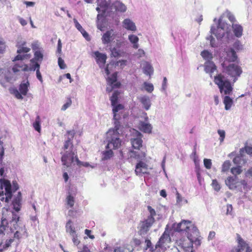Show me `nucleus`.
Returning <instances> with one entry per match:
<instances>
[{"mask_svg":"<svg viewBox=\"0 0 252 252\" xmlns=\"http://www.w3.org/2000/svg\"><path fill=\"white\" fill-rule=\"evenodd\" d=\"M118 72H115L110 77L107 79L108 84L111 86V88L109 89L107 88L106 91L110 93L114 88H119L120 87L121 84L120 82L117 81Z\"/></svg>","mask_w":252,"mask_h":252,"instance_id":"12","label":"nucleus"},{"mask_svg":"<svg viewBox=\"0 0 252 252\" xmlns=\"http://www.w3.org/2000/svg\"><path fill=\"white\" fill-rule=\"evenodd\" d=\"M34 58L31 59L30 62L33 63L35 62V61H42L43 59V54L40 51H36L34 53Z\"/></svg>","mask_w":252,"mask_h":252,"instance_id":"40","label":"nucleus"},{"mask_svg":"<svg viewBox=\"0 0 252 252\" xmlns=\"http://www.w3.org/2000/svg\"><path fill=\"white\" fill-rule=\"evenodd\" d=\"M144 72L147 75H151L153 72L152 66L149 63H147L144 66Z\"/></svg>","mask_w":252,"mask_h":252,"instance_id":"47","label":"nucleus"},{"mask_svg":"<svg viewBox=\"0 0 252 252\" xmlns=\"http://www.w3.org/2000/svg\"><path fill=\"white\" fill-rule=\"evenodd\" d=\"M139 101L146 110L150 109L151 104L149 97L146 96H142L139 98Z\"/></svg>","mask_w":252,"mask_h":252,"instance_id":"32","label":"nucleus"},{"mask_svg":"<svg viewBox=\"0 0 252 252\" xmlns=\"http://www.w3.org/2000/svg\"><path fill=\"white\" fill-rule=\"evenodd\" d=\"M4 220L6 221V228L10 224V229L11 231L16 230L18 228V222L20 220L19 216L13 212L6 210L2 213L1 220Z\"/></svg>","mask_w":252,"mask_h":252,"instance_id":"5","label":"nucleus"},{"mask_svg":"<svg viewBox=\"0 0 252 252\" xmlns=\"http://www.w3.org/2000/svg\"><path fill=\"white\" fill-rule=\"evenodd\" d=\"M0 185L1 189H5L6 201L8 202L12 197L11 185L9 181L5 179L0 180Z\"/></svg>","mask_w":252,"mask_h":252,"instance_id":"13","label":"nucleus"},{"mask_svg":"<svg viewBox=\"0 0 252 252\" xmlns=\"http://www.w3.org/2000/svg\"><path fill=\"white\" fill-rule=\"evenodd\" d=\"M214 82L219 88L220 94L224 95H230L232 94L233 85L222 74L219 73L216 75Z\"/></svg>","mask_w":252,"mask_h":252,"instance_id":"3","label":"nucleus"},{"mask_svg":"<svg viewBox=\"0 0 252 252\" xmlns=\"http://www.w3.org/2000/svg\"><path fill=\"white\" fill-rule=\"evenodd\" d=\"M30 87V82L27 80L26 81H23L19 85V90L23 95L26 96L29 91V87Z\"/></svg>","mask_w":252,"mask_h":252,"instance_id":"27","label":"nucleus"},{"mask_svg":"<svg viewBox=\"0 0 252 252\" xmlns=\"http://www.w3.org/2000/svg\"><path fill=\"white\" fill-rule=\"evenodd\" d=\"M96 2L97 5L102 8V11L105 12L110 4V0H97Z\"/></svg>","mask_w":252,"mask_h":252,"instance_id":"34","label":"nucleus"},{"mask_svg":"<svg viewBox=\"0 0 252 252\" xmlns=\"http://www.w3.org/2000/svg\"><path fill=\"white\" fill-rule=\"evenodd\" d=\"M218 132L220 136V142L223 141L225 138V131L223 130L219 129L218 130Z\"/></svg>","mask_w":252,"mask_h":252,"instance_id":"63","label":"nucleus"},{"mask_svg":"<svg viewBox=\"0 0 252 252\" xmlns=\"http://www.w3.org/2000/svg\"><path fill=\"white\" fill-rule=\"evenodd\" d=\"M153 127L149 123L144 122H140L139 123V129L144 133H151L152 131Z\"/></svg>","mask_w":252,"mask_h":252,"instance_id":"23","label":"nucleus"},{"mask_svg":"<svg viewBox=\"0 0 252 252\" xmlns=\"http://www.w3.org/2000/svg\"><path fill=\"white\" fill-rule=\"evenodd\" d=\"M226 53V57H225V61L228 62H235L237 61L238 57L234 49L232 48H228L225 50Z\"/></svg>","mask_w":252,"mask_h":252,"instance_id":"16","label":"nucleus"},{"mask_svg":"<svg viewBox=\"0 0 252 252\" xmlns=\"http://www.w3.org/2000/svg\"><path fill=\"white\" fill-rule=\"evenodd\" d=\"M21 237V233L19 231L17 230L14 233V237L13 239H14V240H17L18 241V242L19 243Z\"/></svg>","mask_w":252,"mask_h":252,"instance_id":"60","label":"nucleus"},{"mask_svg":"<svg viewBox=\"0 0 252 252\" xmlns=\"http://www.w3.org/2000/svg\"><path fill=\"white\" fill-rule=\"evenodd\" d=\"M113 119H117V113L121 110H123L124 108V105L121 104H117L115 106H113Z\"/></svg>","mask_w":252,"mask_h":252,"instance_id":"41","label":"nucleus"},{"mask_svg":"<svg viewBox=\"0 0 252 252\" xmlns=\"http://www.w3.org/2000/svg\"><path fill=\"white\" fill-rule=\"evenodd\" d=\"M239 153V156H236L233 160V162L236 164L237 163V159L238 158L244 157L245 153L252 156V147L246 146L244 148L240 149Z\"/></svg>","mask_w":252,"mask_h":252,"instance_id":"19","label":"nucleus"},{"mask_svg":"<svg viewBox=\"0 0 252 252\" xmlns=\"http://www.w3.org/2000/svg\"><path fill=\"white\" fill-rule=\"evenodd\" d=\"M70 236L72 237V240L73 244L76 246H78L79 244L80 241L78 238L77 234L75 233V234H73Z\"/></svg>","mask_w":252,"mask_h":252,"instance_id":"53","label":"nucleus"},{"mask_svg":"<svg viewBox=\"0 0 252 252\" xmlns=\"http://www.w3.org/2000/svg\"><path fill=\"white\" fill-rule=\"evenodd\" d=\"M204 70L206 73H210L212 76V74L217 70V66L214 62L208 61L205 63Z\"/></svg>","mask_w":252,"mask_h":252,"instance_id":"22","label":"nucleus"},{"mask_svg":"<svg viewBox=\"0 0 252 252\" xmlns=\"http://www.w3.org/2000/svg\"><path fill=\"white\" fill-rule=\"evenodd\" d=\"M148 165L144 162L140 160L136 166L135 169V173L136 175H141L144 174L148 173Z\"/></svg>","mask_w":252,"mask_h":252,"instance_id":"14","label":"nucleus"},{"mask_svg":"<svg viewBox=\"0 0 252 252\" xmlns=\"http://www.w3.org/2000/svg\"><path fill=\"white\" fill-rule=\"evenodd\" d=\"M6 229V221L4 220H1L0 224V246L2 244V240L5 236Z\"/></svg>","mask_w":252,"mask_h":252,"instance_id":"29","label":"nucleus"},{"mask_svg":"<svg viewBox=\"0 0 252 252\" xmlns=\"http://www.w3.org/2000/svg\"><path fill=\"white\" fill-rule=\"evenodd\" d=\"M75 203L74 197L71 194H69L66 198V205L70 208H72L74 206Z\"/></svg>","mask_w":252,"mask_h":252,"instance_id":"44","label":"nucleus"},{"mask_svg":"<svg viewBox=\"0 0 252 252\" xmlns=\"http://www.w3.org/2000/svg\"><path fill=\"white\" fill-rule=\"evenodd\" d=\"M135 135L136 137L131 138L130 139L132 147L135 150H140L141 148L143 149V140L142 139L143 135L137 130L135 131ZM146 150L145 149L144 150L142 149V150L140 151L130 150V152L131 154L130 156L136 159L141 160L146 157Z\"/></svg>","mask_w":252,"mask_h":252,"instance_id":"2","label":"nucleus"},{"mask_svg":"<svg viewBox=\"0 0 252 252\" xmlns=\"http://www.w3.org/2000/svg\"><path fill=\"white\" fill-rule=\"evenodd\" d=\"M94 54V55L96 62L99 65V67H101L102 66H104L107 59L106 55L105 54L101 53L97 51H95Z\"/></svg>","mask_w":252,"mask_h":252,"instance_id":"18","label":"nucleus"},{"mask_svg":"<svg viewBox=\"0 0 252 252\" xmlns=\"http://www.w3.org/2000/svg\"><path fill=\"white\" fill-rule=\"evenodd\" d=\"M112 7L117 11L124 12L126 10V7L119 1H115L112 5Z\"/></svg>","mask_w":252,"mask_h":252,"instance_id":"30","label":"nucleus"},{"mask_svg":"<svg viewBox=\"0 0 252 252\" xmlns=\"http://www.w3.org/2000/svg\"><path fill=\"white\" fill-rule=\"evenodd\" d=\"M228 95H225L223 98V103L225 105V109L228 110L230 109L233 104V100Z\"/></svg>","mask_w":252,"mask_h":252,"instance_id":"37","label":"nucleus"},{"mask_svg":"<svg viewBox=\"0 0 252 252\" xmlns=\"http://www.w3.org/2000/svg\"><path fill=\"white\" fill-rule=\"evenodd\" d=\"M26 42L24 41H21L17 42L16 47L18 49L17 53L18 54L27 53L30 51L31 49L29 47L25 46Z\"/></svg>","mask_w":252,"mask_h":252,"instance_id":"21","label":"nucleus"},{"mask_svg":"<svg viewBox=\"0 0 252 252\" xmlns=\"http://www.w3.org/2000/svg\"><path fill=\"white\" fill-rule=\"evenodd\" d=\"M111 55L115 58L119 57L120 56L119 51L115 47L112 48Z\"/></svg>","mask_w":252,"mask_h":252,"instance_id":"61","label":"nucleus"},{"mask_svg":"<svg viewBox=\"0 0 252 252\" xmlns=\"http://www.w3.org/2000/svg\"><path fill=\"white\" fill-rule=\"evenodd\" d=\"M212 186L213 188V189L216 191H219L220 189V185L219 184L217 180H213L212 181Z\"/></svg>","mask_w":252,"mask_h":252,"instance_id":"52","label":"nucleus"},{"mask_svg":"<svg viewBox=\"0 0 252 252\" xmlns=\"http://www.w3.org/2000/svg\"><path fill=\"white\" fill-rule=\"evenodd\" d=\"M143 85L145 90L148 93H152L153 91L154 86L152 84L144 82Z\"/></svg>","mask_w":252,"mask_h":252,"instance_id":"50","label":"nucleus"},{"mask_svg":"<svg viewBox=\"0 0 252 252\" xmlns=\"http://www.w3.org/2000/svg\"><path fill=\"white\" fill-rule=\"evenodd\" d=\"M113 34V30L107 31L106 32H105L101 38L102 42L103 44H108L110 43L113 40L112 38Z\"/></svg>","mask_w":252,"mask_h":252,"instance_id":"25","label":"nucleus"},{"mask_svg":"<svg viewBox=\"0 0 252 252\" xmlns=\"http://www.w3.org/2000/svg\"><path fill=\"white\" fill-rule=\"evenodd\" d=\"M29 56L28 55H21L20 54L16 56L14 59L12 60L13 62L19 60H23L25 58L28 57Z\"/></svg>","mask_w":252,"mask_h":252,"instance_id":"58","label":"nucleus"},{"mask_svg":"<svg viewBox=\"0 0 252 252\" xmlns=\"http://www.w3.org/2000/svg\"><path fill=\"white\" fill-rule=\"evenodd\" d=\"M20 70L23 71H29V66L26 64H19L18 63H16L12 67V71L14 73L18 72Z\"/></svg>","mask_w":252,"mask_h":252,"instance_id":"31","label":"nucleus"},{"mask_svg":"<svg viewBox=\"0 0 252 252\" xmlns=\"http://www.w3.org/2000/svg\"><path fill=\"white\" fill-rule=\"evenodd\" d=\"M107 150L104 151L103 153V159L104 160H107L112 158L114 153L111 149H107Z\"/></svg>","mask_w":252,"mask_h":252,"instance_id":"42","label":"nucleus"},{"mask_svg":"<svg viewBox=\"0 0 252 252\" xmlns=\"http://www.w3.org/2000/svg\"><path fill=\"white\" fill-rule=\"evenodd\" d=\"M132 251L133 249L129 248L128 245H126L116 247L113 252H132Z\"/></svg>","mask_w":252,"mask_h":252,"instance_id":"36","label":"nucleus"},{"mask_svg":"<svg viewBox=\"0 0 252 252\" xmlns=\"http://www.w3.org/2000/svg\"><path fill=\"white\" fill-rule=\"evenodd\" d=\"M33 126L35 130L40 132L41 130L40 119L39 116L36 118L35 122L33 123Z\"/></svg>","mask_w":252,"mask_h":252,"instance_id":"45","label":"nucleus"},{"mask_svg":"<svg viewBox=\"0 0 252 252\" xmlns=\"http://www.w3.org/2000/svg\"><path fill=\"white\" fill-rule=\"evenodd\" d=\"M120 119V117L117 116V119H114L115 120L114 127L113 129H110L108 130V131L107 132L108 135H110L111 134H114L119 135L118 130L120 129L121 126L120 123L119 121Z\"/></svg>","mask_w":252,"mask_h":252,"instance_id":"24","label":"nucleus"},{"mask_svg":"<svg viewBox=\"0 0 252 252\" xmlns=\"http://www.w3.org/2000/svg\"><path fill=\"white\" fill-rule=\"evenodd\" d=\"M204 164L205 167L207 169H210L212 166L211 160L210 159L205 158L204 159Z\"/></svg>","mask_w":252,"mask_h":252,"instance_id":"55","label":"nucleus"},{"mask_svg":"<svg viewBox=\"0 0 252 252\" xmlns=\"http://www.w3.org/2000/svg\"><path fill=\"white\" fill-rule=\"evenodd\" d=\"M76 162L77 165L79 166H85V167H88L89 166L90 164L88 162H83L81 161L79 159L78 157L76 158Z\"/></svg>","mask_w":252,"mask_h":252,"instance_id":"57","label":"nucleus"},{"mask_svg":"<svg viewBox=\"0 0 252 252\" xmlns=\"http://www.w3.org/2000/svg\"><path fill=\"white\" fill-rule=\"evenodd\" d=\"M118 134H111L108 135L107 133V138L108 143L106 146V149H111L112 150H116L120 147L121 146V140L119 137Z\"/></svg>","mask_w":252,"mask_h":252,"instance_id":"9","label":"nucleus"},{"mask_svg":"<svg viewBox=\"0 0 252 252\" xmlns=\"http://www.w3.org/2000/svg\"><path fill=\"white\" fill-rule=\"evenodd\" d=\"M65 230L67 233H68L70 235L75 234L76 233L75 227L72 224V221L71 220H68L65 225Z\"/></svg>","mask_w":252,"mask_h":252,"instance_id":"33","label":"nucleus"},{"mask_svg":"<svg viewBox=\"0 0 252 252\" xmlns=\"http://www.w3.org/2000/svg\"><path fill=\"white\" fill-rule=\"evenodd\" d=\"M155 222L153 220H151L147 219L141 221L137 227L138 234L140 236L146 234Z\"/></svg>","mask_w":252,"mask_h":252,"instance_id":"10","label":"nucleus"},{"mask_svg":"<svg viewBox=\"0 0 252 252\" xmlns=\"http://www.w3.org/2000/svg\"><path fill=\"white\" fill-rule=\"evenodd\" d=\"M67 139L63 143V146L62 149L64 152L61 153V161L63 165L67 167H70L74 162L76 161V158L78 157L73 150V144L72 140L75 134L74 130H68L66 132Z\"/></svg>","mask_w":252,"mask_h":252,"instance_id":"1","label":"nucleus"},{"mask_svg":"<svg viewBox=\"0 0 252 252\" xmlns=\"http://www.w3.org/2000/svg\"><path fill=\"white\" fill-rule=\"evenodd\" d=\"M171 242V238L169 234L164 232L160 237L155 246L157 252H163L166 246Z\"/></svg>","mask_w":252,"mask_h":252,"instance_id":"7","label":"nucleus"},{"mask_svg":"<svg viewBox=\"0 0 252 252\" xmlns=\"http://www.w3.org/2000/svg\"><path fill=\"white\" fill-rule=\"evenodd\" d=\"M233 46L234 48L237 51L241 50L243 48L242 45H241V44L239 41H236L233 44Z\"/></svg>","mask_w":252,"mask_h":252,"instance_id":"59","label":"nucleus"},{"mask_svg":"<svg viewBox=\"0 0 252 252\" xmlns=\"http://www.w3.org/2000/svg\"><path fill=\"white\" fill-rule=\"evenodd\" d=\"M18 197L15 198L13 201V208L16 212H19L21 209V193L18 192Z\"/></svg>","mask_w":252,"mask_h":252,"instance_id":"35","label":"nucleus"},{"mask_svg":"<svg viewBox=\"0 0 252 252\" xmlns=\"http://www.w3.org/2000/svg\"><path fill=\"white\" fill-rule=\"evenodd\" d=\"M72 101L70 97L67 98L66 102L62 106V110L65 111L67 108H68L71 104Z\"/></svg>","mask_w":252,"mask_h":252,"instance_id":"54","label":"nucleus"},{"mask_svg":"<svg viewBox=\"0 0 252 252\" xmlns=\"http://www.w3.org/2000/svg\"><path fill=\"white\" fill-rule=\"evenodd\" d=\"M232 29L234 35L237 37L242 36L243 32V27L239 24L233 23L232 24Z\"/></svg>","mask_w":252,"mask_h":252,"instance_id":"26","label":"nucleus"},{"mask_svg":"<svg viewBox=\"0 0 252 252\" xmlns=\"http://www.w3.org/2000/svg\"><path fill=\"white\" fill-rule=\"evenodd\" d=\"M201 55L205 60H211L213 58L212 54L207 50L201 52Z\"/></svg>","mask_w":252,"mask_h":252,"instance_id":"48","label":"nucleus"},{"mask_svg":"<svg viewBox=\"0 0 252 252\" xmlns=\"http://www.w3.org/2000/svg\"><path fill=\"white\" fill-rule=\"evenodd\" d=\"M178 243L179 246H181L185 251L192 252L193 243L188 238L180 239Z\"/></svg>","mask_w":252,"mask_h":252,"instance_id":"17","label":"nucleus"},{"mask_svg":"<svg viewBox=\"0 0 252 252\" xmlns=\"http://www.w3.org/2000/svg\"><path fill=\"white\" fill-rule=\"evenodd\" d=\"M222 67V72L227 74L233 79V83H235L239 77L240 76L243 72L242 69L238 64L231 63L227 65L225 62L221 63Z\"/></svg>","mask_w":252,"mask_h":252,"instance_id":"4","label":"nucleus"},{"mask_svg":"<svg viewBox=\"0 0 252 252\" xmlns=\"http://www.w3.org/2000/svg\"><path fill=\"white\" fill-rule=\"evenodd\" d=\"M123 27L127 30L135 31L136 30L135 24L129 19H126L124 20Z\"/></svg>","mask_w":252,"mask_h":252,"instance_id":"28","label":"nucleus"},{"mask_svg":"<svg viewBox=\"0 0 252 252\" xmlns=\"http://www.w3.org/2000/svg\"><path fill=\"white\" fill-rule=\"evenodd\" d=\"M120 94V93L118 91H115L113 93L112 95L110 98L112 106H115L117 104Z\"/></svg>","mask_w":252,"mask_h":252,"instance_id":"39","label":"nucleus"},{"mask_svg":"<svg viewBox=\"0 0 252 252\" xmlns=\"http://www.w3.org/2000/svg\"><path fill=\"white\" fill-rule=\"evenodd\" d=\"M5 43L3 40H0V53H3L5 50Z\"/></svg>","mask_w":252,"mask_h":252,"instance_id":"62","label":"nucleus"},{"mask_svg":"<svg viewBox=\"0 0 252 252\" xmlns=\"http://www.w3.org/2000/svg\"><path fill=\"white\" fill-rule=\"evenodd\" d=\"M14 239L10 238L9 239H7L5 241V244L3 245V250H5L8 249L9 247L11 246V244L14 242Z\"/></svg>","mask_w":252,"mask_h":252,"instance_id":"51","label":"nucleus"},{"mask_svg":"<svg viewBox=\"0 0 252 252\" xmlns=\"http://www.w3.org/2000/svg\"><path fill=\"white\" fill-rule=\"evenodd\" d=\"M237 177L229 176L225 181V184L230 189H236L238 182L237 181Z\"/></svg>","mask_w":252,"mask_h":252,"instance_id":"20","label":"nucleus"},{"mask_svg":"<svg viewBox=\"0 0 252 252\" xmlns=\"http://www.w3.org/2000/svg\"><path fill=\"white\" fill-rule=\"evenodd\" d=\"M231 163L229 160L225 161L222 165L221 171L222 172L227 171L229 169Z\"/></svg>","mask_w":252,"mask_h":252,"instance_id":"49","label":"nucleus"},{"mask_svg":"<svg viewBox=\"0 0 252 252\" xmlns=\"http://www.w3.org/2000/svg\"><path fill=\"white\" fill-rule=\"evenodd\" d=\"M198 229L194 226L191 227V228L187 232V238L196 246H200L201 244L200 236Z\"/></svg>","mask_w":252,"mask_h":252,"instance_id":"8","label":"nucleus"},{"mask_svg":"<svg viewBox=\"0 0 252 252\" xmlns=\"http://www.w3.org/2000/svg\"><path fill=\"white\" fill-rule=\"evenodd\" d=\"M13 94H14L15 96L19 99H22L23 97L22 96V94L20 93V91H18L17 89H14L13 91Z\"/></svg>","mask_w":252,"mask_h":252,"instance_id":"56","label":"nucleus"},{"mask_svg":"<svg viewBox=\"0 0 252 252\" xmlns=\"http://www.w3.org/2000/svg\"><path fill=\"white\" fill-rule=\"evenodd\" d=\"M58 64L61 69H64L66 67L64 61L60 57L58 59Z\"/></svg>","mask_w":252,"mask_h":252,"instance_id":"64","label":"nucleus"},{"mask_svg":"<svg viewBox=\"0 0 252 252\" xmlns=\"http://www.w3.org/2000/svg\"><path fill=\"white\" fill-rule=\"evenodd\" d=\"M227 24L224 23H221L219 20L218 26L217 28L212 27L211 29V32L215 34L218 39H221L225 35L224 29L227 27Z\"/></svg>","mask_w":252,"mask_h":252,"instance_id":"11","label":"nucleus"},{"mask_svg":"<svg viewBox=\"0 0 252 252\" xmlns=\"http://www.w3.org/2000/svg\"><path fill=\"white\" fill-rule=\"evenodd\" d=\"M193 225L191 224V222L189 220H182L180 223H178L176 227L177 231H186L187 232Z\"/></svg>","mask_w":252,"mask_h":252,"instance_id":"15","label":"nucleus"},{"mask_svg":"<svg viewBox=\"0 0 252 252\" xmlns=\"http://www.w3.org/2000/svg\"><path fill=\"white\" fill-rule=\"evenodd\" d=\"M242 172V169L241 166L233 167L231 169V172L235 176V177H237V175L240 174Z\"/></svg>","mask_w":252,"mask_h":252,"instance_id":"46","label":"nucleus"},{"mask_svg":"<svg viewBox=\"0 0 252 252\" xmlns=\"http://www.w3.org/2000/svg\"><path fill=\"white\" fill-rule=\"evenodd\" d=\"M147 209L150 213V215L148 216L147 219L151 220H153L154 221H155L154 217H155L157 214L155 209H153L151 206H148Z\"/></svg>","mask_w":252,"mask_h":252,"instance_id":"43","label":"nucleus"},{"mask_svg":"<svg viewBox=\"0 0 252 252\" xmlns=\"http://www.w3.org/2000/svg\"><path fill=\"white\" fill-rule=\"evenodd\" d=\"M128 39L130 42L133 44V47L135 49H137L139 47L138 42L139 38L135 35L130 34L128 36Z\"/></svg>","mask_w":252,"mask_h":252,"instance_id":"38","label":"nucleus"},{"mask_svg":"<svg viewBox=\"0 0 252 252\" xmlns=\"http://www.w3.org/2000/svg\"><path fill=\"white\" fill-rule=\"evenodd\" d=\"M237 246L233 248L230 252H252V249L239 234H237Z\"/></svg>","mask_w":252,"mask_h":252,"instance_id":"6","label":"nucleus"}]
</instances>
